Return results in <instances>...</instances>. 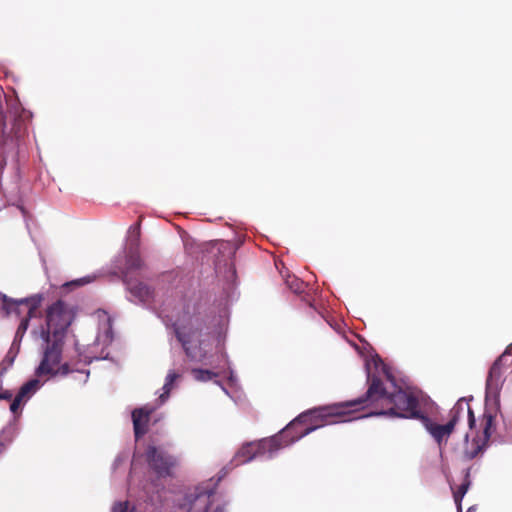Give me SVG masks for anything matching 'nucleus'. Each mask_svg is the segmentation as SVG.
<instances>
[{"label":"nucleus","mask_w":512,"mask_h":512,"mask_svg":"<svg viewBox=\"0 0 512 512\" xmlns=\"http://www.w3.org/2000/svg\"><path fill=\"white\" fill-rule=\"evenodd\" d=\"M216 493L213 489L204 486H196L188 489L177 500L175 512H209L210 507L216 501ZM112 512H133L127 501L116 502L112 506ZM213 512H225L224 507L217 505Z\"/></svg>","instance_id":"nucleus-7"},{"label":"nucleus","mask_w":512,"mask_h":512,"mask_svg":"<svg viewBox=\"0 0 512 512\" xmlns=\"http://www.w3.org/2000/svg\"><path fill=\"white\" fill-rule=\"evenodd\" d=\"M123 281L129 292V299L133 302L146 304L153 296V291L145 284L128 278L127 274L123 275Z\"/></svg>","instance_id":"nucleus-10"},{"label":"nucleus","mask_w":512,"mask_h":512,"mask_svg":"<svg viewBox=\"0 0 512 512\" xmlns=\"http://www.w3.org/2000/svg\"><path fill=\"white\" fill-rule=\"evenodd\" d=\"M142 488L147 492V493H150L153 491L152 488L149 487V484L148 483H144Z\"/></svg>","instance_id":"nucleus-23"},{"label":"nucleus","mask_w":512,"mask_h":512,"mask_svg":"<svg viewBox=\"0 0 512 512\" xmlns=\"http://www.w3.org/2000/svg\"><path fill=\"white\" fill-rule=\"evenodd\" d=\"M138 467H139V463H137V456L135 455L134 460L131 464V471H130L131 479H134V477L136 476Z\"/></svg>","instance_id":"nucleus-21"},{"label":"nucleus","mask_w":512,"mask_h":512,"mask_svg":"<svg viewBox=\"0 0 512 512\" xmlns=\"http://www.w3.org/2000/svg\"><path fill=\"white\" fill-rule=\"evenodd\" d=\"M12 398V392L6 390V391H3L0 393V400L1 399H4V400H8V399H11Z\"/></svg>","instance_id":"nucleus-22"},{"label":"nucleus","mask_w":512,"mask_h":512,"mask_svg":"<svg viewBox=\"0 0 512 512\" xmlns=\"http://www.w3.org/2000/svg\"><path fill=\"white\" fill-rule=\"evenodd\" d=\"M128 459V453L127 452H121L117 455L115 458L113 464H112V470L116 471L120 465H122L126 460Z\"/></svg>","instance_id":"nucleus-18"},{"label":"nucleus","mask_w":512,"mask_h":512,"mask_svg":"<svg viewBox=\"0 0 512 512\" xmlns=\"http://www.w3.org/2000/svg\"><path fill=\"white\" fill-rule=\"evenodd\" d=\"M94 317L98 322L94 341L92 343H80L78 340H75L74 343L79 363H83L85 366L93 360L107 359L108 354L105 353V349L113 340L111 316L104 310H97Z\"/></svg>","instance_id":"nucleus-6"},{"label":"nucleus","mask_w":512,"mask_h":512,"mask_svg":"<svg viewBox=\"0 0 512 512\" xmlns=\"http://www.w3.org/2000/svg\"><path fill=\"white\" fill-rule=\"evenodd\" d=\"M170 321L187 358L204 366L191 369L193 379L202 383L212 381L228 394L220 378H227L234 384L236 377L223 347L228 326L227 313L219 316L211 332L203 331V321L194 304L183 306Z\"/></svg>","instance_id":"nucleus-2"},{"label":"nucleus","mask_w":512,"mask_h":512,"mask_svg":"<svg viewBox=\"0 0 512 512\" xmlns=\"http://www.w3.org/2000/svg\"><path fill=\"white\" fill-rule=\"evenodd\" d=\"M155 409L156 406L146 405L133 410L132 421L136 440L147 432L150 415Z\"/></svg>","instance_id":"nucleus-11"},{"label":"nucleus","mask_w":512,"mask_h":512,"mask_svg":"<svg viewBox=\"0 0 512 512\" xmlns=\"http://www.w3.org/2000/svg\"><path fill=\"white\" fill-rule=\"evenodd\" d=\"M182 379V372L176 369H169L165 377L164 384L161 388V393L158 396L157 407L163 405L170 397L171 391L177 387Z\"/></svg>","instance_id":"nucleus-12"},{"label":"nucleus","mask_w":512,"mask_h":512,"mask_svg":"<svg viewBox=\"0 0 512 512\" xmlns=\"http://www.w3.org/2000/svg\"><path fill=\"white\" fill-rule=\"evenodd\" d=\"M510 348H507L502 356L493 364L486 384L485 410L481 418L480 426L482 435L475 439V448L466 450L465 455L468 459H473L486 446L490 438L497 429L498 418L500 416L499 391L501 386L500 365Z\"/></svg>","instance_id":"nucleus-4"},{"label":"nucleus","mask_w":512,"mask_h":512,"mask_svg":"<svg viewBox=\"0 0 512 512\" xmlns=\"http://www.w3.org/2000/svg\"><path fill=\"white\" fill-rule=\"evenodd\" d=\"M24 404L25 402L23 401V399L16 396L10 405V411L15 414Z\"/></svg>","instance_id":"nucleus-20"},{"label":"nucleus","mask_w":512,"mask_h":512,"mask_svg":"<svg viewBox=\"0 0 512 512\" xmlns=\"http://www.w3.org/2000/svg\"><path fill=\"white\" fill-rule=\"evenodd\" d=\"M45 382L46 381H43L42 378L35 376V378L22 385L16 396L23 399V401L26 403L43 386Z\"/></svg>","instance_id":"nucleus-13"},{"label":"nucleus","mask_w":512,"mask_h":512,"mask_svg":"<svg viewBox=\"0 0 512 512\" xmlns=\"http://www.w3.org/2000/svg\"><path fill=\"white\" fill-rule=\"evenodd\" d=\"M43 341L40 351V360L35 368V376L43 381H48L57 377H66L69 374L76 373L75 380L86 383L90 371L77 366L73 358L68 355L65 341L41 339Z\"/></svg>","instance_id":"nucleus-3"},{"label":"nucleus","mask_w":512,"mask_h":512,"mask_svg":"<svg viewBox=\"0 0 512 512\" xmlns=\"http://www.w3.org/2000/svg\"><path fill=\"white\" fill-rule=\"evenodd\" d=\"M149 469L158 477H167L179 463V458L168 453L163 447L149 445L144 453Z\"/></svg>","instance_id":"nucleus-9"},{"label":"nucleus","mask_w":512,"mask_h":512,"mask_svg":"<svg viewBox=\"0 0 512 512\" xmlns=\"http://www.w3.org/2000/svg\"><path fill=\"white\" fill-rule=\"evenodd\" d=\"M140 237V230L138 226H131L128 230L126 239V251H135Z\"/></svg>","instance_id":"nucleus-15"},{"label":"nucleus","mask_w":512,"mask_h":512,"mask_svg":"<svg viewBox=\"0 0 512 512\" xmlns=\"http://www.w3.org/2000/svg\"><path fill=\"white\" fill-rule=\"evenodd\" d=\"M127 252V260H126V271L124 275L127 274L129 277V272L134 269H138L141 267V259L139 255L135 251H126Z\"/></svg>","instance_id":"nucleus-16"},{"label":"nucleus","mask_w":512,"mask_h":512,"mask_svg":"<svg viewBox=\"0 0 512 512\" xmlns=\"http://www.w3.org/2000/svg\"><path fill=\"white\" fill-rule=\"evenodd\" d=\"M94 279H95V275H87V276H84V277H81L79 279L72 281L71 283H69V285L82 286V285H86V284L93 282Z\"/></svg>","instance_id":"nucleus-19"},{"label":"nucleus","mask_w":512,"mask_h":512,"mask_svg":"<svg viewBox=\"0 0 512 512\" xmlns=\"http://www.w3.org/2000/svg\"><path fill=\"white\" fill-rule=\"evenodd\" d=\"M468 487H469V483H464V484L460 485V487L458 488V490L456 492H454V501L457 505L458 511L461 509V501H462L464 495L467 493Z\"/></svg>","instance_id":"nucleus-17"},{"label":"nucleus","mask_w":512,"mask_h":512,"mask_svg":"<svg viewBox=\"0 0 512 512\" xmlns=\"http://www.w3.org/2000/svg\"><path fill=\"white\" fill-rule=\"evenodd\" d=\"M15 437V428L12 425L5 426L0 432V456L6 451L7 447L13 442Z\"/></svg>","instance_id":"nucleus-14"},{"label":"nucleus","mask_w":512,"mask_h":512,"mask_svg":"<svg viewBox=\"0 0 512 512\" xmlns=\"http://www.w3.org/2000/svg\"><path fill=\"white\" fill-rule=\"evenodd\" d=\"M75 318L73 307L63 301H57L46 310L45 327L33 330L32 334L40 339L65 341L68 328Z\"/></svg>","instance_id":"nucleus-8"},{"label":"nucleus","mask_w":512,"mask_h":512,"mask_svg":"<svg viewBox=\"0 0 512 512\" xmlns=\"http://www.w3.org/2000/svg\"><path fill=\"white\" fill-rule=\"evenodd\" d=\"M365 369L370 382L365 397L319 406L300 414L279 434L244 444L234 456L235 465L250 462L257 456L272 459L281 449L324 425L373 415L416 419L440 449L446 445L447 423L439 424L435 419L434 403H430L425 397L418 396L408 389L398 387L390 370L378 355H370L366 358Z\"/></svg>","instance_id":"nucleus-1"},{"label":"nucleus","mask_w":512,"mask_h":512,"mask_svg":"<svg viewBox=\"0 0 512 512\" xmlns=\"http://www.w3.org/2000/svg\"><path fill=\"white\" fill-rule=\"evenodd\" d=\"M0 298L2 301V310L5 315L15 317H20L22 315L24 316L18 326L15 339L7 355V358L11 364L19 350V343L28 329L29 319L33 318L37 313V309L43 301V295L34 294L27 298L12 299L5 294H1Z\"/></svg>","instance_id":"nucleus-5"}]
</instances>
